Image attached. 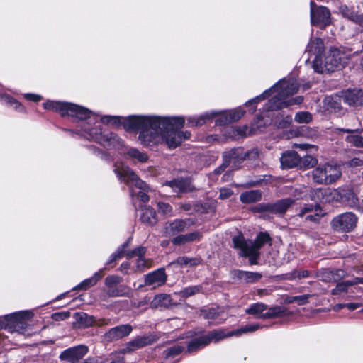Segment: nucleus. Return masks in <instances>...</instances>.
Returning a JSON list of instances; mask_svg holds the SVG:
<instances>
[{
	"label": "nucleus",
	"instance_id": "nucleus-31",
	"mask_svg": "<svg viewBox=\"0 0 363 363\" xmlns=\"http://www.w3.org/2000/svg\"><path fill=\"white\" fill-rule=\"evenodd\" d=\"M340 11L345 18H347L361 26H363V13H355L347 6H341L340 8Z\"/></svg>",
	"mask_w": 363,
	"mask_h": 363
},
{
	"label": "nucleus",
	"instance_id": "nucleus-11",
	"mask_svg": "<svg viewBox=\"0 0 363 363\" xmlns=\"http://www.w3.org/2000/svg\"><path fill=\"white\" fill-rule=\"evenodd\" d=\"M311 22L312 26L321 29L331 23V14L330 10L323 6H316L315 2L311 1Z\"/></svg>",
	"mask_w": 363,
	"mask_h": 363
},
{
	"label": "nucleus",
	"instance_id": "nucleus-47",
	"mask_svg": "<svg viewBox=\"0 0 363 363\" xmlns=\"http://www.w3.org/2000/svg\"><path fill=\"white\" fill-rule=\"evenodd\" d=\"M226 112L230 119L231 123L238 121L243 116L245 113V111L241 107H238L230 111H226Z\"/></svg>",
	"mask_w": 363,
	"mask_h": 363
},
{
	"label": "nucleus",
	"instance_id": "nucleus-36",
	"mask_svg": "<svg viewBox=\"0 0 363 363\" xmlns=\"http://www.w3.org/2000/svg\"><path fill=\"white\" fill-rule=\"evenodd\" d=\"M236 275L241 281L248 283L255 282L262 277L259 273L246 271H238Z\"/></svg>",
	"mask_w": 363,
	"mask_h": 363
},
{
	"label": "nucleus",
	"instance_id": "nucleus-49",
	"mask_svg": "<svg viewBox=\"0 0 363 363\" xmlns=\"http://www.w3.org/2000/svg\"><path fill=\"white\" fill-rule=\"evenodd\" d=\"M183 350L184 347L180 345H174L171 347H169L164 351L165 357H174L179 354L183 351Z\"/></svg>",
	"mask_w": 363,
	"mask_h": 363
},
{
	"label": "nucleus",
	"instance_id": "nucleus-9",
	"mask_svg": "<svg viewBox=\"0 0 363 363\" xmlns=\"http://www.w3.org/2000/svg\"><path fill=\"white\" fill-rule=\"evenodd\" d=\"M33 314L30 311H23L4 316V329L9 333L23 334L27 327L26 320L30 319Z\"/></svg>",
	"mask_w": 363,
	"mask_h": 363
},
{
	"label": "nucleus",
	"instance_id": "nucleus-43",
	"mask_svg": "<svg viewBox=\"0 0 363 363\" xmlns=\"http://www.w3.org/2000/svg\"><path fill=\"white\" fill-rule=\"evenodd\" d=\"M127 155L132 159L137 160L140 162H145L147 160V156L145 153L140 152L135 148H130L127 152Z\"/></svg>",
	"mask_w": 363,
	"mask_h": 363
},
{
	"label": "nucleus",
	"instance_id": "nucleus-50",
	"mask_svg": "<svg viewBox=\"0 0 363 363\" xmlns=\"http://www.w3.org/2000/svg\"><path fill=\"white\" fill-rule=\"evenodd\" d=\"M318 161L317 160L311 156V155H306L301 158V163L298 166L299 167H312L315 166L317 164Z\"/></svg>",
	"mask_w": 363,
	"mask_h": 363
},
{
	"label": "nucleus",
	"instance_id": "nucleus-52",
	"mask_svg": "<svg viewBox=\"0 0 363 363\" xmlns=\"http://www.w3.org/2000/svg\"><path fill=\"white\" fill-rule=\"evenodd\" d=\"M311 296L309 294L296 296L290 298L288 303L297 302L298 305H304L308 302V298Z\"/></svg>",
	"mask_w": 363,
	"mask_h": 363
},
{
	"label": "nucleus",
	"instance_id": "nucleus-26",
	"mask_svg": "<svg viewBox=\"0 0 363 363\" xmlns=\"http://www.w3.org/2000/svg\"><path fill=\"white\" fill-rule=\"evenodd\" d=\"M166 184L169 186L174 192L182 193L191 191V182L188 179H177L167 182Z\"/></svg>",
	"mask_w": 363,
	"mask_h": 363
},
{
	"label": "nucleus",
	"instance_id": "nucleus-33",
	"mask_svg": "<svg viewBox=\"0 0 363 363\" xmlns=\"http://www.w3.org/2000/svg\"><path fill=\"white\" fill-rule=\"evenodd\" d=\"M201 259L198 257H179L172 264H177L180 267H191L199 264Z\"/></svg>",
	"mask_w": 363,
	"mask_h": 363
},
{
	"label": "nucleus",
	"instance_id": "nucleus-16",
	"mask_svg": "<svg viewBox=\"0 0 363 363\" xmlns=\"http://www.w3.org/2000/svg\"><path fill=\"white\" fill-rule=\"evenodd\" d=\"M295 202V200L291 198H286L277 201L274 203L261 204L259 208L261 211H269L278 215H284L286 211Z\"/></svg>",
	"mask_w": 363,
	"mask_h": 363
},
{
	"label": "nucleus",
	"instance_id": "nucleus-37",
	"mask_svg": "<svg viewBox=\"0 0 363 363\" xmlns=\"http://www.w3.org/2000/svg\"><path fill=\"white\" fill-rule=\"evenodd\" d=\"M171 297L168 294H160L155 296L151 302V306L154 308L167 307L170 304Z\"/></svg>",
	"mask_w": 363,
	"mask_h": 363
},
{
	"label": "nucleus",
	"instance_id": "nucleus-40",
	"mask_svg": "<svg viewBox=\"0 0 363 363\" xmlns=\"http://www.w3.org/2000/svg\"><path fill=\"white\" fill-rule=\"evenodd\" d=\"M262 326L259 324H250L242 327L240 329L233 330L229 333L230 335L239 336L242 333H252L258 329L261 328Z\"/></svg>",
	"mask_w": 363,
	"mask_h": 363
},
{
	"label": "nucleus",
	"instance_id": "nucleus-63",
	"mask_svg": "<svg viewBox=\"0 0 363 363\" xmlns=\"http://www.w3.org/2000/svg\"><path fill=\"white\" fill-rule=\"evenodd\" d=\"M24 98L29 101H39L41 100L42 97L40 95L34 94H25Z\"/></svg>",
	"mask_w": 363,
	"mask_h": 363
},
{
	"label": "nucleus",
	"instance_id": "nucleus-41",
	"mask_svg": "<svg viewBox=\"0 0 363 363\" xmlns=\"http://www.w3.org/2000/svg\"><path fill=\"white\" fill-rule=\"evenodd\" d=\"M206 338L208 339V344L211 342H217L225 337H230V335L228 333H225V332L222 330H213L209 332L208 334L205 335Z\"/></svg>",
	"mask_w": 363,
	"mask_h": 363
},
{
	"label": "nucleus",
	"instance_id": "nucleus-59",
	"mask_svg": "<svg viewBox=\"0 0 363 363\" xmlns=\"http://www.w3.org/2000/svg\"><path fill=\"white\" fill-rule=\"evenodd\" d=\"M245 155H246V160H255L258 157L259 152L257 149H252L247 152H245Z\"/></svg>",
	"mask_w": 363,
	"mask_h": 363
},
{
	"label": "nucleus",
	"instance_id": "nucleus-4",
	"mask_svg": "<svg viewBox=\"0 0 363 363\" xmlns=\"http://www.w3.org/2000/svg\"><path fill=\"white\" fill-rule=\"evenodd\" d=\"M270 241L269 235L267 233H260L253 242L245 240L242 234L234 236L233 238L234 248L240 250V256L249 257V262L251 264L257 263V261L259 256V250Z\"/></svg>",
	"mask_w": 363,
	"mask_h": 363
},
{
	"label": "nucleus",
	"instance_id": "nucleus-51",
	"mask_svg": "<svg viewBox=\"0 0 363 363\" xmlns=\"http://www.w3.org/2000/svg\"><path fill=\"white\" fill-rule=\"evenodd\" d=\"M292 121L291 116H286L285 117H281V118H278L275 121V124L279 128H287Z\"/></svg>",
	"mask_w": 363,
	"mask_h": 363
},
{
	"label": "nucleus",
	"instance_id": "nucleus-42",
	"mask_svg": "<svg viewBox=\"0 0 363 363\" xmlns=\"http://www.w3.org/2000/svg\"><path fill=\"white\" fill-rule=\"evenodd\" d=\"M201 290V287L200 286H191L184 288L176 294L182 298H187L199 293Z\"/></svg>",
	"mask_w": 363,
	"mask_h": 363
},
{
	"label": "nucleus",
	"instance_id": "nucleus-35",
	"mask_svg": "<svg viewBox=\"0 0 363 363\" xmlns=\"http://www.w3.org/2000/svg\"><path fill=\"white\" fill-rule=\"evenodd\" d=\"M262 198V193L259 190H251L244 192L240 195V200L242 203H250L259 201Z\"/></svg>",
	"mask_w": 363,
	"mask_h": 363
},
{
	"label": "nucleus",
	"instance_id": "nucleus-14",
	"mask_svg": "<svg viewBox=\"0 0 363 363\" xmlns=\"http://www.w3.org/2000/svg\"><path fill=\"white\" fill-rule=\"evenodd\" d=\"M194 224L191 218L175 219L167 222L164 225V233L167 236H173L183 233Z\"/></svg>",
	"mask_w": 363,
	"mask_h": 363
},
{
	"label": "nucleus",
	"instance_id": "nucleus-2",
	"mask_svg": "<svg viewBox=\"0 0 363 363\" xmlns=\"http://www.w3.org/2000/svg\"><path fill=\"white\" fill-rule=\"evenodd\" d=\"M43 106L45 109L54 111L62 116H69L82 121V135L88 140H94L104 147H115L121 143L116 135L107 130H102L98 116L83 106L57 101H47Z\"/></svg>",
	"mask_w": 363,
	"mask_h": 363
},
{
	"label": "nucleus",
	"instance_id": "nucleus-6",
	"mask_svg": "<svg viewBox=\"0 0 363 363\" xmlns=\"http://www.w3.org/2000/svg\"><path fill=\"white\" fill-rule=\"evenodd\" d=\"M118 178L130 187V195L133 199H140L143 202L149 200L146 194L148 189L147 185L140 179L135 173L128 167L123 164L116 166L114 169Z\"/></svg>",
	"mask_w": 363,
	"mask_h": 363
},
{
	"label": "nucleus",
	"instance_id": "nucleus-24",
	"mask_svg": "<svg viewBox=\"0 0 363 363\" xmlns=\"http://www.w3.org/2000/svg\"><path fill=\"white\" fill-rule=\"evenodd\" d=\"M324 50V43L322 39L319 38H315L314 39H311L308 44L306 48V51L315 56L313 60H316L317 57L321 59L322 53Z\"/></svg>",
	"mask_w": 363,
	"mask_h": 363
},
{
	"label": "nucleus",
	"instance_id": "nucleus-30",
	"mask_svg": "<svg viewBox=\"0 0 363 363\" xmlns=\"http://www.w3.org/2000/svg\"><path fill=\"white\" fill-rule=\"evenodd\" d=\"M208 345V339L206 335L194 338L187 344V352H194Z\"/></svg>",
	"mask_w": 363,
	"mask_h": 363
},
{
	"label": "nucleus",
	"instance_id": "nucleus-55",
	"mask_svg": "<svg viewBox=\"0 0 363 363\" xmlns=\"http://www.w3.org/2000/svg\"><path fill=\"white\" fill-rule=\"evenodd\" d=\"M159 211L164 215H172V206L166 203L159 202L157 203Z\"/></svg>",
	"mask_w": 363,
	"mask_h": 363
},
{
	"label": "nucleus",
	"instance_id": "nucleus-10",
	"mask_svg": "<svg viewBox=\"0 0 363 363\" xmlns=\"http://www.w3.org/2000/svg\"><path fill=\"white\" fill-rule=\"evenodd\" d=\"M223 160L222 165L215 169V173L217 174L223 172L226 167H230L231 169L239 168L243 161L246 160V155L242 148H233L223 152Z\"/></svg>",
	"mask_w": 363,
	"mask_h": 363
},
{
	"label": "nucleus",
	"instance_id": "nucleus-57",
	"mask_svg": "<svg viewBox=\"0 0 363 363\" xmlns=\"http://www.w3.org/2000/svg\"><path fill=\"white\" fill-rule=\"evenodd\" d=\"M70 315L69 312H60L52 314V318L55 321L65 320Z\"/></svg>",
	"mask_w": 363,
	"mask_h": 363
},
{
	"label": "nucleus",
	"instance_id": "nucleus-34",
	"mask_svg": "<svg viewBox=\"0 0 363 363\" xmlns=\"http://www.w3.org/2000/svg\"><path fill=\"white\" fill-rule=\"evenodd\" d=\"M131 289L125 285H117L113 289H108L107 294L111 297L129 296Z\"/></svg>",
	"mask_w": 363,
	"mask_h": 363
},
{
	"label": "nucleus",
	"instance_id": "nucleus-19",
	"mask_svg": "<svg viewBox=\"0 0 363 363\" xmlns=\"http://www.w3.org/2000/svg\"><path fill=\"white\" fill-rule=\"evenodd\" d=\"M146 249L144 247H137L131 251H129L125 253V257L127 259H133L136 257L135 260V267L138 271H143L145 268L149 267L147 261L144 259V255L145 254Z\"/></svg>",
	"mask_w": 363,
	"mask_h": 363
},
{
	"label": "nucleus",
	"instance_id": "nucleus-64",
	"mask_svg": "<svg viewBox=\"0 0 363 363\" xmlns=\"http://www.w3.org/2000/svg\"><path fill=\"white\" fill-rule=\"evenodd\" d=\"M103 271H104V269H101L99 272L94 273V274L91 277H90L91 279L94 280V284H96L97 283V281L102 278Z\"/></svg>",
	"mask_w": 363,
	"mask_h": 363
},
{
	"label": "nucleus",
	"instance_id": "nucleus-44",
	"mask_svg": "<svg viewBox=\"0 0 363 363\" xmlns=\"http://www.w3.org/2000/svg\"><path fill=\"white\" fill-rule=\"evenodd\" d=\"M294 121L298 123H308L312 121V115L308 111H300L295 115Z\"/></svg>",
	"mask_w": 363,
	"mask_h": 363
},
{
	"label": "nucleus",
	"instance_id": "nucleus-23",
	"mask_svg": "<svg viewBox=\"0 0 363 363\" xmlns=\"http://www.w3.org/2000/svg\"><path fill=\"white\" fill-rule=\"evenodd\" d=\"M345 275L342 269H336L335 271L328 269H324L320 272L319 277L324 282H337Z\"/></svg>",
	"mask_w": 363,
	"mask_h": 363
},
{
	"label": "nucleus",
	"instance_id": "nucleus-53",
	"mask_svg": "<svg viewBox=\"0 0 363 363\" xmlns=\"http://www.w3.org/2000/svg\"><path fill=\"white\" fill-rule=\"evenodd\" d=\"M124 248L125 245H123L121 247L118 248L114 253H113L110 257V259L106 262V264H110L113 262L121 259L125 254Z\"/></svg>",
	"mask_w": 363,
	"mask_h": 363
},
{
	"label": "nucleus",
	"instance_id": "nucleus-60",
	"mask_svg": "<svg viewBox=\"0 0 363 363\" xmlns=\"http://www.w3.org/2000/svg\"><path fill=\"white\" fill-rule=\"evenodd\" d=\"M233 194V191L230 189L223 188L220 190V198L225 199L229 198Z\"/></svg>",
	"mask_w": 363,
	"mask_h": 363
},
{
	"label": "nucleus",
	"instance_id": "nucleus-5",
	"mask_svg": "<svg viewBox=\"0 0 363 363\" xmlns=\"http://www.w3.org/2000/svg\"><path fill=\"white\" fill-rule=\"evenodd\" d=\"M350 53L345 48H331L324 60L323 57L313 60V67L318 73L325 71L333 72L336 69H342L347 63Z\"/></svg>",
	"mask_w": 363,
	"mask_h": 363
},
{
	"label": "nucleus",
	"instance_id": "nucleus-29",
	"mask_svg": "<svg viewBox=\"0 0 363 363\" xmlns=\"http://www.w3.org/2000/svg\"><path fill=\"white\" fill-rule=\"evenodd\" d=\"M321 210L317 205L306 204L300 211L298 216L303 217L306 214L309 213L306 216L307 220L316 221Z\"/></svg>",
	"mask_w": 363,
	"mask_h": 363
},
{
	"label": "nucleus",
	"instance_id": "nucleus-46",
	"mask_svg": "<svg viewBox=\"0 0 363 363\" xmlns=\"http://www.w3.org/2000/svg\"><path fill=\"white\" fill-rule=\"evenodd\" d=\"M122 350L119 352H116L109 354L108 357L104 359L106 363H123Z\"/></svg>",
	"mask_w": 363,
	"mask_h": 363
},
{
	"label": "nucleus",
	"instance_id": "nucleus-8",
	"mask_svg": "<svg viewBox=\"0 0 363 363\" xmlns=\"http://www.w3.org/2000/svg\"><path fill=\"white\" fill-rule=\"evenodd\" d=\"M313 180L318 184H328L335 182L341 176L338 166L330 163L319 164L311 172Z\"/></svg>",
	"mask_w": 363,
	"mask_h": 363
},
{
	"label": "nucleus",
	"instance_id": "nucleus-13",
	"mask_svg": "<svg viewBox=\"0 0 363 363\" xmlns=\"http://www.w3.org/2000/svg\"><path fill=\"white\" fill-rule=\"evenodd\" d=\"M89 348L84 345H79L75 347H69L62 351L59 358L62 361H66L69 363H81L79 362L88 352Z\"/></svg>",
	"mask_w": 363,
	"mask_h": 363
},
{
	"label": "nucleus",
	"instance_id": "nucleus-32",
	"mask_svg": "<svg viewBox=\"0 0 363 363\" xmlns=\"http://www.w3.org/2000/svg\"><path fill=\"white\" fill-rule=\"evenodd\" d=\"M140 220L143 223L152 225L157 223L156 213L153 208L146 207L142 209Z\"/></svg>",
	"mask_w": 363,
	"mask_h": 363
},
{
	"label": "nucleus",
	"instance_id": "nucleus-18",
	"mask_svg": "<svg viewBox=\"0 0 363 363\" xmlns=\"http://www.w3.org/2000/svg\"><path fill=\"white\" fill-rule=\"evenodd\" d=\"M133 330L129 324L120 325L109 329L105 334V337L108 341H116L128 336Z\"/></svg>",
	"mask_w": 363,
	"mask_h": 363
},
{
	"label": "nucleus",
	"instance_id": "nucleus-39",
	"mask_svg": "<svg viewBox=\"0 0 363 363\" xmlns=\"http://www.w3.org/2000/svg\"><path fill=\"white\" fill-rule=\"evenodd\" d=\"M0 98L2 101L5 102L7 104L11 105L13 106L16 110L20 111V112H24L25 108L21 105V104L10 96L8 94H0Z\"/></svg>",
	"mask_w": 363,
	"mask_h": 363
},
{
	"label": "nucleus",
	"instance_id": "nucleus-25",
	"mask_svg": "<svg viewBox=\"0 0 363 363\" xmlns=\"http://www.w3.org/2000/svg\"><path fill=\"white\" fill-rule=\"evenodd\" d=\"M202 238V233L199 231L191 232L187 234H182L176 236L172 240V243L175 245H182L187 242L199 241Z\"/></svg>",
	"mask_w": 363,
	"mask_h": 363
},
{
	"label": "nucleus",
	"instance_id": "nucleus-21",
	"mask_svg": "<svg viewBox=\"0 0 363 363\" xmlns=\"http://www.w3.org/2000/svg\"><path fill=\"white\" fill-rule=\"evenodd\" d=\"M283 168L298 167L301 163V157L295 151H287L282 154L280 159Z\"/></svg>",
	"mask_w": 363,
	"mask_h": 363
},
{
	"label": "nucleus",
	"instance_id": "nucleus-45",
	"mask_svg": "<svg viewBox=\"0 0 363 363\" xmlns=\"http://www.w3.org/2000/svg\"><path fill=\"white\" fill-rule=\"evenodd\" d=\"M123 281V278L118 275H110L105 279V284L108 289H113Z\"/></svg>",
	"mask_w": 363,
	"mask_h": 363
},
{
	"label": "nucleus",
	"instance_id": "nucleus-22",
	"mask_svg": "<svg viewBox=\"0 0 363 363\" xmlns=\"http://www.w3.org/2000/svg\"><path fill=\"white\" fill-rule=\"evenodd\" d=\"M340 100H342L350 106H360L363 104V92L361 90L347 91Z\"/></svg>",
	"mask_w": 363,
	"mask_h": 363
},
{
	"label": "nucleus",
	"instance_id": "nucleus-58",
	"mask_svg": "<svg viewBox=\"0 0 363 363\" xmlns=\"http://www.w3.org/2000/svg\"><path fill=\"white\" fill-rule=\"evenodd\" d=\"M100 121L103 123H106V124L111 123L113 125V124H116L119 122V118L116 117V116H106L101 117L100 118Z\"/></svg>",
	"mask_w": 363,
	"mask_h": 363
},
{
	"label": "nucleus",
	"instance_id": "nucleus-56",
	"mask_svg": "<svg viewBox=\"0 0 363 363\" xmlns=\"http://www.w3.org/2000/svg\"><path fill=\"white\" fill-rule=\"evenodd\" d=\"M228 123H231V121L226 111L222 112L216 120V124L218 125H224Z\"/></svg>",
	"mask_w": 363,
	"mask_h": 363
},
{
	"label": "nucleus",
	"instance_id": "nucleus-1",
	"mask_svg": "<svg viewBox=\"0 0 363 363\" xmlns=\"http://www.w3.org/2000/svg\"><path fill=\"white\" fill-rule=\"evenodd\" d=\"M184 123L183 117L132 116L125 120L123 126L128 131L140 130L139 140L143 145L164 142L169 148H175L190 138L189 132L179 130Z\"/></svg>",
	"mask_w": 363,
	"mask_h": 363
},
{
	"label": "nucleus",
	"instance_id": "nucleus-61",
	"mask_svg": "<svg viewBox=\"0 0 363 363\" xmlns=\"http://www.w3.org/2000/svg\"><path fill=\"white\" fill-rule=\"evenodd\" d=\"M81 363H106L104 359H101L99 357H88Z\"/></svg>",
	"mask_w": 363,
	"mask_h": 363
},
{
	"label": "nucleus",
	"instance_id": "nucleus-3",
	"mask_svg": "<svg viewBox=\"0 0 363 363\" xmlns=\"http://www.w3.org/2000/svg\"><path fill=\"white\" fill-rule=\"evenodd\" d=\"M298 88L299 84L296 80L292 78H289V79L284 78L269 89L265 90L259 96L247 101L245 106H248L257 104L274 93H276V95L264 105V109L267 111H272L292 105L300 104L303 101L302 96L291 97L298 91Z\"/></svg>",
	"mask_w": 363,
	"mask_h": 363
},
{
	"label": "nucleus",
	"instance_id": "nucleus-48",
	"mask_svg": "<svg viewBox=\"0 0 363 363\" xmlns=\"http://www.w3.org/2000/svg\"><path fill=\"white\" fill-rule=\"evenodd\" d=\"M353 283L351 281H342L337 284L336 287L332 290L333 295H338L343 292H347V288L352 286Z\"/></svg>",
	"mask_w": 363,
	"mask_h": 363
},
{
	"label": "nucleus",
	"instance_id": "nucleus-15",
	"mask_svg": "<svg viewBox=\"0 0 363 363\" xmlns=\"http://www.w3.org/2000/svg\"><path fill=\"white\" fill-rule=\"evenodd\" d=\"M157 339L158 337L154 334L137 337L125 345V347L122 349V352H132L138 349L154 343L157 340Z\"/></svg>",
	"mask_w": 363,
	"mask_h": 363
},
{
	"label": "nucleus",
	"instance_id": "nucleus-27",
	"mask_svg": "<svg viewBox=\"0 0 363 363\" xmlns=\"http://www.w3.org/2000/svg\"><path fill=\"white\" fill-rule=\"evenodd\" d=\"M218 116V113L216 111L206 112L197 117H189L187 120V124L190 127L201 126L207 121L211 120Z\"/></svg>",
	"mask_w": 363,
	"mask_h": 363
},
{
	"label": "nucleus",
	"instance_id": "nucleus-38",
	"mask_svg": "<svg viewBox=\"0 0 363 363\" xmlns=\"http://www.w3.org/2000/svg\"><path fill=\"white\" fill-rule=\"evenodd\" d=\"M200 315L205 319L215 320L216 324H220L223 322V319L217 320L218 317L220 315V312L218 308H206L201 310Z\"/></svg>",
	"mask_w": 363,
	"mask_h": 363
},
{
	"label": "nucleus",
	"instance_id": "nucleus-54",
	"mask_svg": "<svg viewBox=\"0 0 363 363\" xmlns=\"http://www.w3.org/2000/svg\"><path fill=\"white\" fill-rule=\"evenodd\" d=\"M94 285H95L94 280L91 279V278H89V279L84 280L79 284H78L77 286L73 288V290H79V289L86 290Z\"/></svg>",
	"mask_w": 363,
	"mask_h": 363
},
{
	"label": "nucleus",
	"instance_id": "nucleus-20",
	"mask_svg": "<svg viewBox=\"0 0 363 363\" xmlns=\"http://www.w3.org/2000/svg\"><path fill=\"white\" fill-rule=\"evenodd\" d=\"M75 318L77 323L84 328H88L93 325L102 326L107 325L108 322V320L106 319H100L97 320L94 317L84 313H76Z\"/></svg>",
	"mask_w": 363,
	"mask_h": 363
},
{
	"label": "nucleus",
	"instance_id": "nucleus-12",
	"mask_svg": "<svg viewBox=\"0 0 363 363\" xmlns=\"http://www.w3.org/2000/svg\"><path fill=\"white\" fill-rule=\"evenodd\" d=\"M357 217L355 214L347 212L335 217L332 220V227L340 232H350L357 225Z\"/></svg>",
	"mask_w": 363,
	"mask_h": 363
},
{
	"label": "nucleus",
	"instance_id": "nucleus-28",
	"mask_svg": "<svg viewBox=\"0 0 363 363\" xmlns=\"http://www.w3.org/2000/svg\"><path fill=\"white\" fill-rule=\"evenodd\" d=\"M337 130L350 133L346 138V140L357 147H363V137L359 135H354V133H361L359 129H344L337 128Z\"/></svg>",
	"mask_w": 363,
	"mask_h": 363
},
{
	"label": "nucleus",
	"instance_id": "nucleus-7",
	"mask_svg": "<svg viewBox=\"0 0 363 363\" xmlns=\"http://www.w3.org/2000/svg\"><path fill=\"white\" fill-rule=\"evenodd\" d=\"M245 313L261 319L276 318L289 315L292 313L284 306H275L270 307L267 304L259 302L251 304L245 309Z\"/></svg>",
	"mask_w": 363,
	"mask_h": 363
},
{
	"label": "nucleus",
	"instance_id": "nucleus-62",
	"mask_svg": "<svg viewBox=\"0 0 363 363\" xmlns=\"http://www.w3.org/2000/svg\"><path fill=\"white\" fill-rule=\"evenodd\" d=\"M230 130L232 131H236L238 133V134L240 136H244L246 135V132L247 130V126H242V127H235V128H231L230 129Z\"/></svg>",
	"mask_w": 363,
	"mask_h": 363
},
{
	"label": "nucleus",
	"instance_id": "nucleus-17",
	"mask_svg": "<svg viewBox=\"0 0 363 363\" xmlns=\"http://www.w3.org/2000/svg\"><path fill=\"white\" fill-rule=\"evenodd\" d=\"M167 281V275L164 269L160 268L152 272L147 274L145 278V284L146 286H150L152 289L163 285Z\"/></svg>",
	"mask_w": 363,
	"mask_h": 363
}]
</instances>
